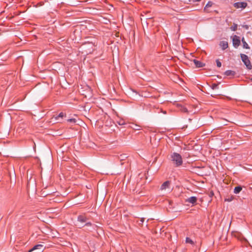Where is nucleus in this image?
I'll list each match as a JSON object with an SVG mask.
<instances>
[{
	"label": "nucleus",
	"instance_id": "obj_6",
	"mask_svg": "<svg viewBox=\"0 0 252 252\" xmlns=\"http://www.w3.org/2000/svg\"><path fill=\"white\" fill-rule=\"evenodd\" d=\"M233 45L235 48H237L240 44V40L239 36L235 35L232 38Z\"/></svg>",
	"mask_w": 252,
	"mask_h": 252
},
{
	"label": "nucleus",
	"instance_id": "obj_10",
	"mask_svg": "<svg viewBox=\"0 0 252 252\" xmlns=\"http://www.w3.org/2000/svg\"><path fill=\"white\" fill-rule=\"evenodd\" d=\"M87 218L83 215H80L78 217V220L80 222H85L87 221Z\"/></svg>",
	"mask_w": 252,
	"mask_h": 252
},
{
	"label": "nucleus",
	"instance_id": "obj_26",
	"mask_svg": "<svg viewBox=\"0 0 252 252\" xmlns=\"http://www.w3.org/2000/svg\"><path fill=\"white\" fill-rule=\"evenodd\" d=\"M141 221L142 222H143V221H144V219H143V218H142V219H141Z\"/></svg>",
	"mask_w": 252,
	"mask_h": 252
},
{
	"label": "nucleus",
	"instance_id": "obj_13",
	"mask_svg": "<svg viewBox=\"0 0 252 252\" xmlns=\"http://www.w3.org/2000/svg\"><path fill=\"white\" fill-rule=\"evenodd\" d=\"M242 41L243 42V48H246V49H249L250 47L248 45V44H247V43L245 41V39L244 38H242Z\"/></svg>",
	"mask_w": 252,
	"mask_h": 252
},
{
	"label": "nucleus",
	"instance_id": "obj_11",
	"mask_svg": "<svg viewBox=\"0 0 252 252\" xmlns=\"http://www.w3.org/2000/svg\"><path fill=\"white\" fill-rule=\"evenodd\" d=\"M235 74V73L234 71L230 70H226L224 73V74L226 76H233Z\"/></svg>",
	"mask_w": 252,
	"mask_h": 252
},
{
	"label": "nucleus",
	"instance_id": "obj_7",
	"mask_svg": "<svg viewBox=\"0 0 252 252\" xmlns=\"http://www.w3.org/2000/svg\"><path fill=\"white\" fill-rule=\"evenodd\" d=\"M220 46L224 50L228 48V42L226 41H221L220 43Z\"/></svg>",
	"mask_w": 252,
	"mask_h": 252
},
{
	"label": "nucleus",
	"instance_id": "obj_4",
	"mask_svg": "<svg viewBox=\"0 0 252 252\" xmlns=\"http://www.w3.org/2000/svg\"><path fill=\"white\" fill-rule=\"evenodd\" d=\"M45 248V247L42 244H37L34 246L32 248L29 250V252H32L35 250H38V252H42Z\"/></svg>",
	"mask_w": 252,
	"mask_h": 252
},
{
	"label": "nucleus",
	"instance_id": "obj_21",
	"mask_svg": "<svg viewBox=\"0 0 252 252\" xmlns=\"http://www.w3.org/2000/svg\"><path fill=\"white\" fill-rule=\"evenodd\" d=\"M180 110L182 112H187L188 111L186 107H183V106H181Z\"/></svg>",
	"mask_w": 252,
	"mask_h": 252
},
{
	"label": "nucleus",
	"instance_id": "obj_23",
	"mask_svg": "<svg viewBox=\"0 0 252 252\" xmlns=\"http://www.w3.org/2000/svg\"><path fill=\"white\" fill-rule=\"evenodd\" d=\"M212 5V4L210 2H208L207 3V4L206 5V7H209V6H211Z\"/></svg>",
	"mask_w": 252,
	"mask_h": 252
},
{
	"label": "nucleus",
	"instance_id": "obj_8",
	"mask_svg": "<svg viewBox=\"0 0 252 252\" xmlns=\"http://www.w3.org/2000/svg\"><path fill=\"white\" fill-rule=\"evenodd\" d=\"M197 201V198L195 196H191L188 198L187 199V202L191 203L192 204H195Z\"/></svg>",
	"mask_w": 252,
	"mask_h": 252
},
{
	"label": "nucleus",
	"instance_id": "obj_3",
	"mask_svg": "<svg viewBox=\"0 0 252 252\" xmlns=\"http://www.w3.org/2000/svg\"><path fill=\"white\" fill-rule=\"evenodd\" d=\"M160 189L161 190H165L167 189V191L170 192L172 189L170 187V182L169 181H167L164 182L160 187Z\"/></svg>",
	"mask_w": 252,
	"mask_h": 252
},
{
	"label": "nucleus",
	"instance_id": "obj_17",
	"mask_svg": "<svg viewBox=\"0 0 252 252\" xmlns=\"http://www.w3.org/2000/svg\"><path fill=\"white\" fill-rule=\"evenodd\" d=\"M127 157V155L126 154H123L121 155L120 157H119V158L121 160H124L125 158H126Z\"/></svg>",
	"mask_w": 252,
	"mask_h": 252
},
{
	"label": "nucleus",
	"instance_id": "obj_25",
	"mask_svg": "<svg viewBox=\"0 0 252 252\" xmlns=\"http://www.w3.org/2000/svg\"><path fill=\"white\" fill-rule=\"evenodd\" d=\"M86 225H91V223L89 222H87L85 224Z\"/></svg>",
	"mask_w": 252,
	"mask_h": 252
},
{
	"label": "nucleus",
	"instance_id": "obj_20",
	"mask_svg": "<svg viewBox=\"0 0 252 252\" xmlns=\"http://www.w3.org/2000/svg\"><path fill=\"white\" fill-rule=\"evenodd\" d=\"M212 89H214H214H218V88H219V86H218V84H213L212 85Z\"/></svg>",
	"mask_w": 252,
	"mask_h": 252
},
{
	"label": "nucleus",
	"instance_id": "obj_9",
	"mask_svg": "<svg viewBox=\"0 0 252 252\" xmlns=\"http://www.w3.org/2000/svg\"><path fill=\"white\" fill-rule=\"evenodd\" d=\"M193 63H194L196 67H202L204 66V64L201 62L200 61H197L196 60H193Z\"/></svg>",
	"mask_w": 252,
	"mask_h": 252
},
{
	"label": "nucleus",
	"instance_id": "obj_1",
	"mask_svg": "<svg viewBox=\"0 0 252 252\" xmlns=\"http://www.w3.org/2000/svg\"><path fill=\"white\" fill-rule=\"evenodd\" d=\"M171 160L173 162L176 166H179L182 164V158L179 154L174 152L171 155Z\"/></svg>",
	"mask_w": 252,
	"mask_h": 252
},
{
	"label": "nucleus",
	"instance_id": "obj_5",
	"mask_svg": "<svg viewBox=\"0 0 252 252\" xmlns=\"http://www.w3.org/2000/svg\"><path fill=\"white\" fill-rule=\"evenodd\" d=\"M247 3L246 2H237L233 4V6L235 8H241L242 9L245 8L247 6Z\"/></svg>",
	"mask_w": 252,
	"mask_h": 252
},
{
	"label": "nucleus",
	"instance_id": "obj_14",
	"mask_svg": "<svg viewBox=\"0 0 252 252\" xmlns=\"http://www.w3.org/2000/svg\"><path fill=\"white\" fill-rule=\"evenodd\" d=\"M237 29V25L234 24L232 26L230 27V29L232 31H235Z\"/></svg>",
	"mask_w": 252,
	"mask_h": 252
},
{
	"label": "nucleus",
	"instance_id": "obj_12",
	"mask_svg": "<svg viewBox=\"0 0 252 252\" xmlns=\"http://www.w3.org/2000/svg\"><path fill=\"white\" fill-rule=\"evenodd\" d=\"M242 189V188L241 187H240V186L236 187L234 189V192L235 194H238L241 191Z\"/></svg>",
	"mask_w": 252,
	"mask_h": 252
},
{
	"label": "nucleus",
	"instance_id": "obj_18",
	"mask_svg": "<svg viewBox=\"0 0 252 252\" xmlns=\"http://www.w3.org/2000/svg\"><path fill=\"white\" fill-rule=\"evenodd\" d=\"M64 116V114L63 112H61L59 115L55 118L56 120H58V118H63Z\"/></svg>",
	"mask_w": 252,
	"mask_h": 252
},
{
	"label": "nucleus",
	"instance_id": "obj_2",
	"mask_svg": "<svg viewBox=\"0 0 252 252\" xmlns=\"http://www.w3.org/2000/svg\"><path fill=\"white\" fill-rule=\"evenodd\" d=\"M242 62L244 63L246 67L248 69H251L252 66L251 63V62L248 58V56L244 54H240Z\"/></svg>",
	"mask_w": 252,
	"mask_h": 252
},
{
	"label": "nucleus",
	"instance_id": "obj_24",
	"mask_svg": "<svg viewBox=\"0 0 252 252\" xmlns=\"http://www.w3.org/2000/svg\"><path fill=\"white\" fill-rule=\"evenodd\" d=\"M119 124L120 125H124V124H125V123H124L123 122H122V121H120V122H119Z\"/></svg>",
	"mask_w": 252,
	"mask_h": 252
},
{
	"label": "nucleus",
	"instance_id": "obj_19",
	"mask_svg": "<svg viewBox=\"0 0 252 252\" xmlns=\"http://www.w3.org/2000/svg\"><path fill=\"white\" fill-rule=\"evenodd\" d=\"M67 121L68 122L72 123H75L76 122V120L75 119H74V118L68 119Z\"/></svg>",
	"mask_w": 252,
	"mask_h": 252
},
{
	"label": "nucleus",
	"instance_id": "obj_16",
	"mask_svg": "<svg viewBox=\"0 0 252 252\" xmlns=\"http://www.w3.org/2000/svg\"><path fill=\"white\" fill-rule=\"evenodd\" d=\"M131 127H132V128H133L134 129H135V130L140 129V128H139L140 126L137 125L132 124V126H131Z\"/></svg>",
	"mask_w": 252,
	"mask_h": 252
},
{
	"label": "nucleus",
	"instance_id": "obj_22",
	"mask_svg": "<svg viewBox=\"0 0 252 252\" xmlns=\"http://www.w3.org/2000/svg\"><path fill=\"white\" fill-rule=\"evenodd\" d=\"M216 63L218 67H220L221 66V63L218 60L216 61Z\"/></svg>",
	"mask_w": 252,
	"mask_h": 252
},
{
	"label": "nucleus",
	"instance_id": "obj_15",
	"mask_svg": "<svg viewBox=\"0 0 252 252\" xmlns=\"http://www.w3.org/2000/svg\"><path fill=\"white\" fill-rule=\"evenodd\" d=\"M186 243H189L190 244H193V241L190 239L189 238V237H187L186 239Z\"/></svg>",
	"mask_w": 252,
	"mask_h": 252
}]
</instances>
